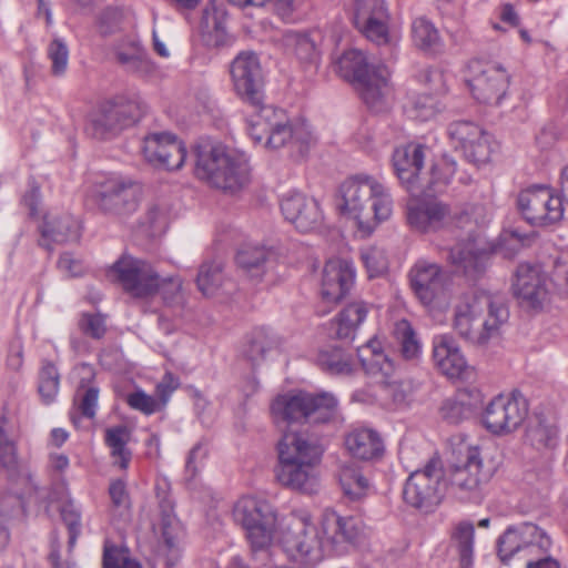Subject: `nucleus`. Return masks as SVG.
Listing matches in <instances>:
<instances>
[{
  "label": "nucleus",
  "instance_id": "51",
  "mask_svg": "<svg viewBox=\"0 0 568 568\" xmlns=\"http://www.w3.org/2000/svg\"><path fill=\"white\" fill-rule=\"evenodd\" d=\"M115 55L116 60L132 72H146L150 68L146 54L135 42H131L125 51L118 49Z\"/></svg>",
  "mask_w": 568,
  "mask_h": 568
},
{
  "label": "nucleus",
  "instance_id": "27",
  "mask_svg": "<svg viewBox=\"0 0 568 568\" xmlns=\"http://www.w3.org/2000/svg\"><path fill=\"white\" fill-rule=\"evenodd\" d=\"M281 211L285 220L302 233L315 231L324 222L320 203L298 192L290 193L282 199Z\"/></svg>",
  "mask_w": 568,
  "mask_h": 568
},
{
  "label": "nucleus",
  "instance_id": "1",
  "mask_svg": "<svg viewBox=\"0 0 568 568\" xmlns=\"http://www.w3.org/2000/svg\"><path fill=\"white\" fill-rule=\"evenodd\" d=\"M336 206L341 214L356 222L363 236H369L393 213V199L387 186L369 175H355L338 187Z\"/></svg>",
  "mask_w": 568,
  "mask_h": 568
},
{
  "label": "nucleus",
  "instance_id": "43",
  "mask_svg": "<svg viewBox=\"0 0 568 568\" xmlns=\"http://www.w3.org/2000/svg\"><path fill=\"white\" fill-rule=\"evenodd\" d=\"M284 44L303 63L316 64L320 53L315 42L307 36L297 32H287L284 36Z\"/></svg>",
  "mask_w": 568,
  "mask_h": 568
},
{
  "label": "nucleus",
  "instance_id": "47",
  "mask_svg": "<svg viewBox=\"0 0 568 568\" xmlns=\"http://www.w3.org/2000/svg\"><path fill=\"white\" fill-rule=\"evenodd\" d=\"M526 440L536 449L551 448L557 443V429L544 419L530 423L526 430Z\"/></svg>",
  "mask_w": 568,
  "mask_h": 568
},
{
  "label": "nucleus",
  "instance_id": "49",
  "mask_svg": "<svg viewBox=\"0 0 568 568\" xmlns=\"http://www.w3.org/2000/svg\"><path fill=\"white\" fill-rule=\"evenodd\" d=\"M60 386V375L57 367L50 363H43L39 373L38 390L44 404L54 402Z\"/></svg>",
  "mask_w": 568,
  "mask_h": 568
},
{
  "label": "nucleus",
  "instance_id": "57",
  "mask_svg": "<svg viewBox=\"0 0 568 568\" xmlns=\"http://www.w3.org/2000/svg\"><path fill=\"white\" fill-rule=\"evenodd\" d=\"M48 57L52 62V73L61 75L65 72L69 60V50L67 44L60 40L54 39L48 47Z\"/></svg>",
  "mask_w": 568,
  "mask_h": 568
},
{
  "label": "nucleus",
  "instance_id": "61",
  "mask_svg": "<svg viewBox=\"0 0 568 568\" xmlns=\"http://www.w3.org/2000/svg\"><path fill=\"white\" fill-rule=\"evenodd\" d=\"M79 327L82 333L95 339L102 338L106 332L104 317L100 314H83Z\"/></svg>",
  "mask_w": 568,
  "mask_h": 568
},
{
  "label": "nucleus",
  "instance_id": "63",
  "mask_svg": "<svg viewBox=\"0 0 568 568\" xmlns=\"http://www.w3.org/2000/svg\"><path fill=\"white\" fill-rule=\"evenodd\" d=\"M470 414V407L455 400H446L440 407L442 418L450 424H458L469 417Z\"/></svg>",
  "mask_w": 568,
  "mask_h": 568
},
{
  "label": "nucleus",
  "instance_id": "4",
  "mask_svg": "<svg viewBox=\"0 0 568 568\" xmlns=\"http://www.w3.org/2000/svg\"><path fill=\"white\" fill-rule=\"evenodd\" d=\"M195 176L209 186L237 193L251 182V166L245 153L222 144H203L194 150Z\"/></svg>",
  "mask_w": 568,
  "mask_h": 568
},
{
  "label": "nucleus",
  "instance_id": "13",
  "mask_svg": "<svg viewBox=\"0 0 568 568\" xmlns=\"http://www.w3.org/2000/svg\"><path fill=\"white\" fill-rule=\"evenodd\" d=\"M447 489L442 463L432 458L424 468L409 475L403 495L408 505L430 511L442 503Z\"/></svg>",
  "mask_w": 568,
  "mask_h": 568
},
{
  "label": "nucleus",
  "instance_id": "5",
  "mask_svg": "<svg viewBox=\"0 0 568 568\" xmlns=\"http://www.w3.org/2000/svg\"><path fill=\"white\" fill-rule=\"evenodd\" d=\"M247 130L255 144L270 150L286 148L295 156H304L316 141L306 122L290 123L285 112L272 105L258 106Z\"/></svg>",
  "mask_w": 568,
  "mask_h": 568
},
{
  "label": "nucleus",
  "instance_id": "45",
  "mask_svg": "<svg viewBox=\"0 0 568 568\" xmlns=\"http://www.w3.org/2000/svg\"><path fill=\"white\" fill-rule=\"evenodd\" d=\"M339 481L344 494L351 500H359L366 496L369 489L368 479L353 465L344 466L341 469Z\"/></svg>",
  "mask_w": 568,
  "mask_h": 568
},
{
  "label": "nucleus",
  "instance_id": "59",
  "mask_svg": "<svg viewBox=\"0 0 568 568\" xmlns=\"http://www.w3.org/2000/svg\"><path fill=\"white\" fill-rule=\"evenodd\" d=\"M417 77L418 81L427 87L433 94L442 95L446 93L445 77L439 70L426 67L418 72Z\"/></svg>",
  "mask_w": 568,
  "mask_h": 568
},
{
  "label": "nucleus",
  "instance_id": "26",
  "mask_svg": "<svg viewBox=\"0 0 568 568\" xmlns=\"http://www.w3.org/2000/svg\"><path fill=\"white\" fill-rule=\"evenodd\" d=\"M142 150L150 163L166 170L181 169L186 158L183 142L168 132L146 135Z\"/></svg>",
  "mask_w": 568,
  "mask_h": 568
},
{
  "label": "nucleus",
  "instance_id": "23",
  "mask_svg": "<svg viewBox=\"0 0 568 568\" xmlns=\"http://www.w3.org/2000/svg\"><path fill=\"white\" fill-rule=\"evenodd\" d=\"M448 135L456 149L471 163L480 165L490 160V136L470 121H455L448 126Z\"/></svg>",
  "mask_w": 568,
  "mask_h": 568
},
{
  "label": "nucleus",
  "instance_id": "6",
  "mask_svg": "<svg viewBox=\"0 0 568 568\" xmlns=\"http://www.w3.org/2000/svg\"><path fill=\"white\" fill-rule=\"evenodd\" d=\"M338 74L351 81L363 102L375 112L385 110L392 97L390 71L383 63H371L365 53L351 49L336 63Z\"/></svg>",
  "mask_w": 568,
  "mask_h": 568
},
{
  "label": "nucleus",
  "instance_id": "29",
  "mask_svg": "<svg viewBox=\"0 0 568 568\" xmlns=\"http://www.w3.org/2000/svg\"><path fill=\"white\" fill-rule=\"evenodd\" d=\"M514 294L521 306L526 308H541L547 301L548 290L546 275L537 265L521 263L518 265L513 283Z\"/></svg>",
  "mask_w": 568,
  "mask_h": 568
},
{
  "label": "nucleus",
  "instance_id": "38",
  "mask_svg": "<svg viewBox=\"0 0 568 568\" xmlns=\"http://www.w3.org/2000/svg\"><path fill=\"white\" fill-rule=\"evenodd\" d=\"M131 439V430L125 425L108 427L104 432V444L110 449L113 466L125 470L132 458V453L128 448Z\"/></svg>",
  "mask_w": 568,
  "mask_h": 568
},
{
  "label": "nucleus",
  "instance_id": "34",
  "mask_svg": "<svg viewBox=\"0 0 568 568\" xmlns=\"http://www.w3.org/2000/svg\"><path fill=\"white\" fill-rule=\"evenodd\" d=\"M42 241L65 243L80 237V223L70 214L48 213L40 226Z\"/></svg>",
  "mask_w": 568,
  "mask_h": 568
},
{
  "label": "nucleus",
  "instance_id": "35",
  "mask_svg": "<svg viewBox=\"0 0 568 568\" xmlns=\"http://www.w3.org/2000/svg\"><path fill=\"white\" fill-rule=\"evenodd\" d=\"M80 376V383L74 395V406L83 417L93 418L97 413L99 400V387L93 383L95 372L89 364H81L75 367Z\"/></svg>",
  "mask_w": 568,
  "mask_h": 568
},
{
  "label": "nucleus",
  "instance_id": "41",
  "mask_svg": "<svg viewBox=\"0 0 568 568\" xmlns=\"http://www.w3.org/2000/svg\"><path fill=\"white\" fill-rule=\"evenodd\" d=\"M316 361L318 366L331 375H348L353 372L351 356L338 347L321 349Z\"/></svg>",
  "mask_w": 568,
  "mask_h": 568
},
{
  "label": "nucleus",
  "instance_id": "2",
  "mask_svg": "<svg viewBox=\"0 0 568 568\" xmlns=\"http://www.w3.org/2000/svg\"><path fill=\"white\" fill-rule=\"evenodd\" d=\"M509 318L501 297L486 292L462 296L454 306L453 328L473 345L484 346L500 336Z\"/></svg>",
  "mask_w": 568,
  "mask_h": 568
},
{
  "label": "nucleus",
  "instance_id": "60",
  "mask_svg": "<svg viewBox=\"0 0 568 568\" xmlns=\"http://www.w3.org/2000/svg\"><path fill=\"white\" fill-rule=\"evenodd\" d=\"M126 402L131 408L140 410L145 415H151L162 409L158 399L143 390L129 394Z\"/></svg>",
  "mask_w": 568,
  "mask_h": 568
},
{
  "label": "nucleus",
  "instance_id": "32",
  "mask_svg": "<svg viewBox=\"0 0 568 568\" xmlns=\"http://www.w3.org/2000/svg\"><path fill=\"white\" fill-rule=\"evenodd\" d=\"M195 282L197 290L206 297L230 293L234 287L233 281L224 272L223 263L216 260L200 265Z\"/></svg>",
  "mask_w": 568,
  "mask_h": 568
},
{
  "label": "nucleus",
  "instance_id": "53",
  "mask_svg": "<svg viewBox=\"0 0 568 568\" xmlns=\"http://www.w3.org/2000/svg\"><path fill=\"white\" fill-rule=\"evenodd\" d=\"M454 213L455 225L460 229L471 230L473 225H484L488 220V211L483 204H468L462 210H454Z\"/></svg>",
  "mask_w": 568,
  "mask_h": 568
},
{
  "label": "nucleus",
  "instance_id": "42",
  "mask_svg": "<svg viewBox=\"0 0 568 568\" xmlns=\"http://www.w3.org/2000/svg\"><path fill=\"white\" fill-rule=\"evenodd\" d=\"M412 39L423 51H436L440 47V36L434 23L424 17L416 18L412 23Z\"/></svg>",
  "mask_w": 568,
  "mask_h": 568
},
{
  "label": "nucleus",
  "instance_id": "33",
  "mask_svg": "<svg viewBox=\"0 0 568 568\" xmlns=\"http://www.w3.org/2000/svg\"><path fill=\"white\" fill-rule=\"evenodd\" d=\"M348 453L362 460H373L383 455L384 444L377 432L371 428H357L345 437Z\"/></svg>",
  "mask_w": 568,
  "mask_h": 568
},
{
  "label": "nucleus",
  "instance_id": "46",
  "mask_svg": "<svg viewBox=\"0 0 568 568\" xmlns=\"http://www.w3.org/2000/svg\"><path fill=\"white\" fill-rule=\"evenodd\" d=\"M394 335L399 344L400 353L404 358L415 359L419 356L422 346L408 321H398L394 327Z\"/></svg>",
  "mask_w": 568,
  "mask_h": 568
},
{
  "label": "nucleus",
  "instance_id": "31",
  "mask_svg": "<svg viewBox=\"0 0 568 568\" xmlns=\"http://www.w3.org/2000/svg\"><path fill=\"white\" fill-rule=\"evenodd\" d=\"M433 357L436 366L449 378L468 376L469 366L452 336L440 335L434 338Z\"/></svg>",
  "mask_w": 568,
  "mask_h": 568
},
{
  "label": "nucleus",
  "instance_id": "7",
  "mask_svg": "<svg viewBox=\"0 0 568 568\" xmlns=\"http://www.w3.org/2000/svg\"><path fill=\"white\" fill-rule=\"evenodd\" d=\"M270 414L276 426L293 423L324 424L336 417L337 399L325 392H288L273 398Z\"/></svg>",
  "mask_w": 568,
  "mask_h": 568
},
{
  "label": "nucleus",
  "instance_id": "54",
  "mask_svg": "<svg viewBox=\"0 0 568 568\" xmlns=\"http://www.w3.org/2000/svg\"><path fill=\"white\" fill-rule=\"evenodd\" d=\"M361 258L371 278L383 275L387 270L386 254L377 246L362 248Z\"/></svg>",
  "mask_w": 568,
  "mask_h": 568
},
{
  "label": "nucleus",
  "instance_id": "9",
  "mask_svg": "<svg viewBox=\"0 0 568 568\" xmlns=\"http://www.w3.org/2000/svg\"><path fill=\"white\" fill-rule=\"evenodd\" d=\"M496 470L497 464L489 460L487 454L468 446L462 459L444 470V477L447 488L459 498L477 499Z\"/></svg>",
  "mask_w": 568,
  "mask_h": 568
},
{
  "label": "nucleus",
  "instance_id": "44",
  "mask_svg": "<svg viewBox=\"0 0 568 568\" xmlns=\"http://www.w3.org/2000/svg\"><path fill=\"white\" fill-rule=\"evenodd\" d=\"M226 10L212 0L203 11V21L205 27L212 30L214 45H224L227 42V33L225 29Z\"/></svg>",
  "mask_w": 568,
  "mask_h": 568
},
{
  "label": "nucleus",
  "instance_id": "36",
  "mask_svg": "<svg viewBox=\"0 0 568 568\" xmlns=\"http://www.w3.org/2000/svg\"><path fill=\"white\" fill-rule=\"evenodd\" d=\"M367 314L368 306L362 301L346 305L333 322L335 336L339 339H353Z\"/></svg>",
  "mask_w": 568,
  "mask_h": 568
},
{
  "label": "nucleus",
  "instance_id": "30",
  "mask_svg": "<svg viewBox=\"0 0 568 568\" xmlns=\"http://www.w3.org/2000/svg\"><path fill=\"white\" fill-rule=\"evenodd\" d=\"M430 154V149L420 143H407L394 150L393 168L407 192H415L418 189L422 169L425 160Z\"/></svg>",
  "mask_w": 568,
  "mask_h": 568
},
{
  "label": "nucleus",
  "instance_id": "37",
  "mask_svg": "<svg viewBox=\"0 0 568 568\" xmlns=\"http://www.w3.org/2000/svg\"><path fill=\"white\" fill-rule=\"evenodd\" d=\"M448 258L453 265L463 268L465 273H479L486 265L487 253L476 240H473L452 247Z\"/></svg>",
  "mask_w": 568,
  "mask_h": 568
},
{
  "label": "nucleus",
  "instance_id": "3",
  "mask_svg": "<svg viewBox=\"0 0 568 568\" xmlns=\"http://www.w3.org/2000/svg\"><path fill=\"white\" fill-rule=\"evenodd\" d=\"M277 481L292 490L313 494L317 490L316 465L323 449L318 440L306 432H285L277 443Z\"/></svg>",
  "mask_w": 568,
  "mask_h": 568
},
{
  "label": "nucleus",
  "instance_id": "55",
  "mask_svg": "<svg viewBox=\"0 0 568 568\" xmlns=\"http://www.w3.org/2000/svg\"><path fill=\"white\" fill-rule=\"evenodd\" d=\"M61 517L69 530V547L73 548L81 535V509L73 499H68L61 508Z\"/></svg>",
  "mask_w": 568,
  "mask_h": 568
},
{
  "label": "nucleus",
  "instance_id": "40",
  "mask_svg": "<svg viewBox=\"0 0 568 568\" xmlns=\"http://www.w3.org/2000/svg\"><path fill=\"white\" fill-rule=\"evenodd\" d=\"M271 252L264 247H245L236 255L237 265L254 281L262 280L270 263Z\"/></svg>",
  "mask_w": 568,
  "mask_h": 568
},
{
  "label": "nucleus",
  "instance_id": "21",
  "mask_svg": "<svg viewBox=\"0 0 568 568\" xmlns=\"http://www.w3.org/2000/svg\"><path fill=\"white\" fill-rule=\"evenodd\" d=\"M320 525L327 550L335 554L347 551L348 546L357 544L365 536L366 527L362 519L341 516L332 508L323 510Z\"/></svg>",
  "mask_w": 568,
  "mask_h": 568
},
{
  "label": "nucleus",
  "instance_id": "10",
  "mask_svg": "<svg viewBox=\"0 0 568 568\" xmlns=\"http://www.w3.org/2000/svg\"><path fill=\"white\" fill-rule=\"evenodd\" d=\"M144 112L145 104L138 94L118 95L91 114L87 132L99 140L112 138L138 122Z\"/></svg>",
  "mask_w": 568,
  "mask_h": 568
},
{
  "label": "nucleus",
  "instance_id": "18",
  "mask_svg": "<svg viewBox=\"0 0 568 568\" xmlns=\"http://www.w3.org/2000/svg\"><path fill=\"white\" fill-rule=\"evenodd\" d=\"M354 23L358 31L377 45H392L397 41L390 31V14L385 0H356Z\"/></svg>",
  "mask_w": 568,
  "mask_h": 568
},
{
  "label": "nucleus",
  "instance_id": "28",
  "mask_svg": "<svg viewBox=\"0 0 568 568\" xmlns=\"http://www.w3.org/2000/svg\"><path fill=\"white\" fill-rule=\"evenodd\" d=\"M355 268L346 260H328L322 271L320 294L327 304H337L355 284Z\"/></svg>",
  "mask_w": 568,
  "mask_h": 568
},
{
  "label": "nucleus",
  "instance_id": "56",
  "mask_svg": "<svg viewBox=\"0 0 568 568\" xmlns=\"http://www.w3.org/2000/svg\"><path fill=\"white\" fill-rule=\"evenodd\" d=\"M183 283L180 276L161 277L159 275V291L163 302L166 305L182 304L183 298Z\"/></svg>",
  "mask_w": 568,
  "mask_h": 568
},
{
  "label": "nucleus",
  "instance_id": "50",
  "mask_svg": "<svg viewBox=\"0 0 568 568\" xmlns=\"http://www.w3.org/2000/svg\"><path fill=\"white\" fill-rule=\"evenodd\" d=\"M433 93L417 95L412 102V116L420 121L434 119L444 109L443 103Z\"/></svg>",
  "mask_w": 568,
  "mask_h": 568
},
{
  "label": "nucleus",
  "instance_id": "22",
  "mask_svg": "<svg viewBox=\"0 0 568 568\" xmlns=\"http://www.w3.org/2000/svg\"><path fill=\"white\" fill-rule=\"evenodd\" d=\"M407 222L420 233H433L455 225L456 213L449 204L437 199L410 200L407 203Z\"/></svg>",
  "mask_w": 568,
  "mask_h": 568
},
{
  "label": "nucleus",
  "instance_id": "39",
  "mask_svg": "<svg viewBox=\"0 0 568 568\" xmlns=\"http://www.w3.org/2000/svg\"><path fill=\"white\" fill-rule=\"evenodd\" d=\"M454 174L455 163L442 161L440 163L433 164L429 172L422 173L420 180L417 183L418 189L415 192H410V194L417 196L420 194L430 195L439 193L447 186Z\"/></svg>",
  "mask_w": 568,
  "mask_h": 568
},
{
  "label": "nucleus",
  "instance_id": "52",
  "mask_svg": "<svg viewBox=\"0 0 568 568\" xmlns=\"http://www.w3.org/2000/svg\"><path fill=\"white\" fill-rule=\"evenodd\" d=\"M530 241L528 235L520 233L518 230H505L499 235L495 250L505 257H513Z\"/></svg>",
  "mask_w": 568,
  "mask_h": 568
},
{
  "label": "nucleus",
  "instance_id": "11",
  "mask_svg": "<svg viewBox=\"0 0 568 568\" xmlns=\"http://www.w3.org/2000/svg\"><path fill=\"white\" fill-rule=\"evenodd\" d=\"M233 516L245 530L246 539L253 550H262L271 546L277 517L275 509L267 500L244 496L236 501Z\"/></svg>",
  "mask_w": 568,
  "mask_h": 568
},
{
  "label": "nucleus",
  "instance_id": "25",
  "mask_svg": "<svg viewBox=\"0 0 568 568\" xmlns=\"http://www.w3.org/2000/svg\"><path fill=\"white\" fill-rule=\"evenodd\" d=\"M408 277L413 292L424 305L433 304L445 293L446 272L433 261L417 260L410 267Z\"/></svg>",
  "mask_w": 568,
  "mask_h": 568
},
{
  "label": "nucleus",
  "instance_id": "15",
  "mask_svg": "<svg viewBox=\"0 0 568 568\" xmlns=\"http://www.w3.org/2000/svg\"><path fill=\"white\" fill-rule=\"evenodd\" d=\"M140 195L141 187L134 180L122 175H111L98 184L93 196L101 211L126 215L136 210Z\"/></svg>",
  "mask_w": 568,
  "mask_h": 568
},
{
  "label": "nucleus",
  "instance_id": "62",
  "mask_svg": "<svg viewBox=\"0 0 568 568\" xmlns=\"http://www.w3.org/2000/svg\"><path fill=\"white\" fill-rule=\"evenodd\" d=\"M124 13L119 8H106L99 17V31L102 34H110L120 28Z\"/></svg>",
  "mask_w": 568,
  "mask_h": 568
},
{
  "label": "nucleus",
  "instance_id": "12",
  "mask_svg": "<svg viewBox=\"0 0 568 568\" xmlns=\"http://www.w3.org/2000/svg\"><path fill=\"white\" fill-rule=\"evenodd\" d=\"M158 510L151 518V528L156 538V556L166 567H174L182 556L183 527L174 514V505L168 491L156 486Z\"/></svg>",
  "mask_w": 568,
  "mask_h": 568
},
{
  "label": "nucleus",
  "instance_id": "19",
  "mask_svg": "<svg viewBox=\"0 0 568 568\" xmlns=\"http://www.w3.org/2000/svg\"><path fill=\"white\" fill-rule=\"evenodd\" d=\"M230 73L236 94L253 106L263 105V72L257 54L240 52L231 62Z\"/></svg>",
  "mask_w": 568,
  "mask_h": 568
},
{
  "label": "nucleus",
  "instance_id": "17",
  "mask_svg": "<svg viewBox=\"0 0 568 568\" xmlns=\"http://www.w3.org/2000/svg\"><path fill=\"white\" fill-rule=\"evenodd\" d=\"M466 84L480 103L499 105L509 87V74L499 65L474 61L468 65Z\"/></svg>",
  "mask_w": 568,
  "mask_h": 568
},
{
  "label": "nucleus",
  "instance_id": "58",
  "mask_svg": "<svg viewBox=\"0 0 568 568\" xmlns=\"http://www.w3.org/2000/svg\"><path fill=\"white\" fill-rule=\"evenodd\" d=\"M103 568H141L140 564L131 559L124 550L114 546L104 547Z\"/></svg>",
  "mask_w": 568,
  "mask_h": 568
},
{
  "label": "nucleus",
  "instance_id": "48",
  "mask_svg": "<svg viewBox=\"0 0 568 568\" xmlns=\"http://www.w3.org/2000/svg\"><path fill=\"white\" fill-rule=\"evenodd\" d=\"M475 528L470 523H460L453 535L462 568H468L473 561Z\"/></svg>",
  "mask_w": 568,
  "mask_h": 568
},
{
  "label": "nucleus",
  "instance_id": "16",
  "mask_svg": "<svg viewBox=\"0 0 568 568\" xmlns=\"http://www.w3.org/2000/svg\"><path fill=\"white\" fill-rule=\"evenodd\" d=\"M517 205L527 222L532 225H549L564 216L562 200L545 185H532L521 191Z\"/></svg>",
  "mask_w": 568,
  "mask_h": 568
},
{
  "label": "nucleus",
  "instance_id": "64",
  "mask_svg": "<svg viewBox=\"0 0 568 568\" xmlns=\"http://www.w3.org/2000/svg\"><path fill=\"white\" fill-rule=\"evenodd\" d=\"M164 221L165 216L163 212L158 205L153 204L146 210L142 225L146 229L149 234L154 235L162 230Z\"/></svg>",
  "mask_w": 568,
  "mask_h": 568
},
{
  "label": "nucleus",
  "instance_id": "14",
  "mask_svg": "<svg viewBox=\"0 0 568 568\" xmlns=\"http://www.w3.org/2000/svg\"><path fill=\"white\" fill-rule=\"evenodd\" d=\"M528 410V402L520 392L499 394L487 404L483 413V424L494 435H508L521 426Z\"/></svg>",
  "mask_w": 568,
  "mask_h": 568
},
{
  "label": "nucleus",
  "instance_id": "8",
  "mask_svg": "<svg viewBox=\"0 0 568 568\" xmlns=\"http://www.w3.org/2000/svg\"><path fill=\"white\" fill-rule=\"evenodd\" d=\"M281 544L294 561L313 566L322 560L327 550L326 540L312 521L307 509L292 510L281 524Z\"/></svg>",
  "mask_w": 568,
  "mask_h": 568
},
{
  "label": "nucleus",
  "instance_id": "20",
  "mask_svg": "<svg viewBox=\"0 0 568 568\" xmlns=\"http://www.w3.org/2000/svg\"><path fill=\"white\" fill-rule=\"evenodd\" d=\"M113 271L124 292L139 300L158 294L159 273L146 261L123 256L113 265Z\"/></svg>",
  "mask_w": 568,
  "mask_h": 568
},
{
  "label": "nucleus",
  "instance_id": "24",
  "mask_svg": "<svg viewBox=\"0 0 568 568\" xmlns=\"http://www.w3.org/2000/svg\"><path fill=\"white\" fill-rule=\"evenodd\" d=\"M551 540L547 534L531 523H524L517 527H509L497 541L498 556L503 561L509 560L515 554L526 550L532 554L547 551Z\"/></svg>",
  "mask_w": 568,
  "mask_h": 568
}]
</instances>
